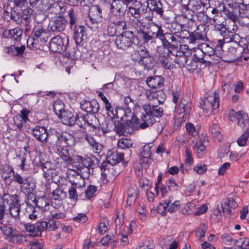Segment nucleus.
<instances>
[{"mask_svg":"<svg viewBox=\"0 0 249 249\" xmlns=\"http://www.w3.org/2000/svg\"><path fill=\"white\" fill-rule=\"evenodd\" d=\"M164 82L163 79L160 76L149 77L147 78L146 83L149 88L153 89L160 88Z\"/></svg>","mask_w":249,"mask_h":249,"instance_id":"obj_28","label":"nucleus"},{"mask_svg":"<svg viewBox=\"0 0 249 249\" xmlns=\"http://www.w3.org/2000/svg\"><path fill=\"white\" fill-rule=\"evenodd\" d=\"M124 107L128 112H130L131 109H133L135 107L136 101L128 96L124 99Z\"/></svg>","mask_w":249,"mask_h":249,"instance_id":"obj_56","label":"nucleus"},{"mask_svg":"<svg viewBox=\"0 0 249 249\" xmlns=\"http://www.w3.org/2000/svg\"><path fill=\"white\" fill-rule=\"evenodd\" d=\"M132 6L138 9L140 12L146 13L149 6V3L148 0H135Z\"/></svg>","mask_w":249,"mask_h":249,"instance_id":"obj_39","label":"nucleus"},{"mask_svg":"<svg viewBox=\"0 0 249 249\" xmlns=\"http://www.w3.org/2000/svg\"><path fill=\"white\" fill-rule=\"evenodd\" d=\"M183 27V25L178 23V22L174 21L171 23V31L172 33L176 35H177V34H179L181 33L182 36H184V35H186V34L185 33L187 32V31L182 30Z\"/></svg>","mask_w":249,"mask_h":249,"instance_id":"obj_45","label":"nucleus"},{"mask_svg":"<svg viewBox=\"0 0 249 249\" xmlns=\"http://www.w3.org/2000/svg\"><path fill=\"white\" fill-rule=\"evenodd\" d=\"M61 119L62 123L68 125H72L74 124L73 115L70 111H65L63 112L62 115L59 117Z\"/></svg>","mask_w":249,"mask_h":249,"instance_id":"obj_35","label":"nucleus"},{"mask_svg":"<svg viewBox=\"0 0 249 249\" xmlns=\"http://www.w3.org/2000/svg\"><path fill=\"white\" fill-rule=\"evenodd\" d=\"M72 29L75 30L74 39L76 44L78 45H82L83 42L87 37L85 26L83 25L77 26L76 27H73Z\"/></svg>","mask_w":249,"mask_h":249,"instance_id":"obj_19","label":"nucleus"},{"mask_svg":"<svg viewBox=\"0 0 249 249\" xmlns=\"http://www.w3.org/2000/svg\"><path fill=\"white\" fill-rule=\"evenodd\" d=\"M159 61L165 69H168L171 67L170 59L168 55H164L160 54L159 55Z\"/></svg>","mask_w":249,"mask_h":249,"instance_id":"obj_59","label":"nucleus"},{"mask_svg":"<svg viewBox=\"0 0 249 249\" xmlns=\"http://www.w3.org/2000/svg\"><path fill=\"white\" fill-rule=\"evenodd\" d=\"M60 223L58 221L49 220L46 221V230L49 231H53L56 230L59 227Z\"/></svg>","mask_w":249,"mask_h":249,"instance_id":"obj_61","label":"nucleus"},{"mask_svg":"<svg viewBox=\"0 0 249 249\" xmlns=\"http://www.w3.org/2000/svg\"><path fill=\"white\" fill-rule=\"evenodd\" d=\"M133 145V142L130 139L122 138L120 139L117 142V146L119 149L122 150H130L129 148Z\"/></svg>","mask_w":249,"mask_h":249,"instance_id":"obj_40","label":"nucleus"},{"mask_svg":"<svg viewBox=\"0 0 249 249\" xmlns=\"http://www.w3.org/2000/svg\"><path fill=\"white\" fill-rule=\"evenodd\" d=\"M69 39L66 36H56L53 37L49 43V49L53 53H62L66 51Z\"/></svg>","mask_w":249,"mask_h":249,"instance_id":"obj_9","label":"nucleus"},{"mask_svg":"<svg viewBox=\"0 0 249 249\" xmlns=\"http://www.w3.org/2000/svg\"><path fill=\"white\" fill-rule=\"evenodd\" d=\"M234 86V82L233 79H227L225 81V83L222 85V90L226 95H228L231 91Z\"/></svg>","mask_w":249,"mask_h":249,"instance_id":"obj_51","label":"nucleus"},{"mask_svg":"<svg viewBox=\"0 0 249 249\" xmlns=\"http://www.w3.org/2000/svg\"><path fill=\"white\" fill-rule=\"evenodd\" d=\"M146 18H148L149 21H151L148 22V25L156 38L160 40L164 35V31L161 25L153 22L152 17H146Z\"/></svg>","mask_w":249,"mask_h":249,"instance_id":"obj_23","label":"nucleus"},{"mask_svg":"<svg viewBox=\"0 0 249 249\" xmlns=\"http://www.w3.org/2000/svg\"><path fill=\"white\" fill-rule=\"evenodd\" d=\"M210 130L214 141L219 142L221 140L222 136L218 125L216 123H213L210 127Z\"/></svg>","mask_w":249,"mask_h":249,"instance_id":"obj_38","label":"nucleus"},{"mask_svg":"<svg viewBox=\"0 0 249 249\" xmlns=\"http://www.w3.org/2000/svg\"><path fill=\"white\" fill-rule=\"evenodd\" d=\"M180 38H185L184 36L182 35V33L177 35L173 33H164L163 36L160 39L162 41V45L164 48L167 49V53L172 55H177L178 46L180 41Z\"/></svg>","mask_w":249,"mask_h":249,"instance_id":"obj_2","label":"nucleus"},{"mask_svg":"<svg viewBox=\"0 0 249 249\" xmlns=\"http://www.w3.org/2000/svg\"><path fill=\"white\" fill-rule=\"evenodd\" d=\"M97 191V187L95 186L90 185L85 191V196L88 199H90L94 196Z\"/></svg>","mask_w":249,"mask_h":249,"instance_id":"obj_63","label":"nucleus"},{"mask_svg":"<svg viewBox=\"0 0 249 249\" xmlns=\"http://www.w3.org/2000/svg\"><path fill=\"white\" fill-rule=\"evenodd\" d=\"M145 94L151 102L150 104H160L163 102V99L160 98L161 96L164 95L161 91H155L153 89L147 90L145 91Z\"/></svg>","mask_w":249,"mask_h":249,"instance_id":"obj_20","label":"nucleus"},{"mask_svg":"<svg viewBox=\"0 0 249 249\" xmlns=\"http://www.w3.org/2000/svg\"><path fill=\"white\" fill-rule=\"evenodd\" d=\"M166 184L168 190L171 192L178 191L181 187V186L173 178H169Z\"/></svg>","mask_w":249,"mask_h":249,"instance_id":"obj_52","label":"nucleus"},{"mask_svg":"<svg viewBox=\"0 0 249 249\" xmlns=\"http://www.w3.org/2000/svg\"><path fill=\"white\" fill-rule=\"evenodd\" d=\"M110 13L114 15H124L127 10V5L121 0H110Z\"/></svg>","mask_w":249,"mask_h":249,"instance_id":"obj_14","label":"nucleus"},{"mask_svg":"<svg viewBox=\"0 0 249 249\" xmlns=\"http://www.w3.org/2000/svg\"><path fill=\"white\" fill-rule=\"evenodd\" d=\"M2 201L5 207V203L9 206V208L11 206L13 207L20 205L19 203L18 196L16 194L10 195L8 194H4L2 196Z\"/></svg>","mask_w":249,"mask_h":249,"instance_id":"obj_25","label":"nucleus"},{"mask_svg":"<svg viewBox=\"0 0 249 249\" xmlns=\"http://www.w3.org/2000/svg\"><path fill=\"white\" fill-rule=\"evenodd\" d=\"M135 36L133 32L126 31L117 36L115 39L117 47L123 50H126L134 44Z\"/></svg>","mask_w":249,"mask_h":249,"instance_id":"obj_8","label":"nucleus"},{"mask_svg":"<svg viewBox=\"0 0 249 249\" xmlns=\"http://www.w3.org/2000/svg\"><path fill=\"white\" fill-rule=\"evenodd\" d=\"M237 21L242 26L246 27L247 28L249 26V17L246 16L241 15L240 11Z\"/></svg>","mask_w":249,"mask_h":249,"instance_id":"obj_64","label":"nucleus"},{"mask_svg":"<svg viewBox=\"0 0 249 249\" xmlns=\"http://www.w3.org/2000/svg\"><path fill=\"white\" fill-rule=\"evenodd\" d=\"M24 50L25 47L24 46L12 45L7 48V53L12 56H20L23 54Z\"/></svg>","mask_w":249,"mask_h":249,"instance_id":"obj_37","label":"nucleus"},{"mask_svg":"<svg viewBox=\"0 0 249 249\" xmlns=\"http://www.w3.org/2000/svg\"><path fill=\"white\" fill-rule=\"evenodd\" d=\"M85 140L91 146L93 151L96 153H100L103 149V145L95 141L94 137L86 132Z\"/></svg>","mask_w":249,"mask_h":249,"instance_id":"obj_26","label":"nucleus"},{"mask_svg":"<svg viewBox=\"0 0 249 249\" xmlns=\"http://www.w3.org/2000/svg\"><path fill=\"white\" fill-rule=\"evenodd\" d=\"M9 37L18 42L20 40L22 35V30L19 28H16L8 31Z\"/></svg>","mask_w":249,"mask_h":249,"instance_id":"obj_43","label":"nucleus"},{"mask_svg":"<svg viewBox=\"0 0 249 249\" xmlns=\"http://www.w3.org/2000/svg\"><path fill=\"white\" fill-rule=\"evenodd\" d=\"M239 15H237V18L235 20L230 19L231 21L228 22L227 25H225L224 31L222 32V35L223 36V39L217 40V47L222 48L224 42H230L232 40L233 36L235 34L238 29L236 22L238 21Z\"/></svg>","mask_w":249,"mask_h":249,"instance_id":"obj_5","label":"nucleus"},{"mask_svg":"<svg viewBox=\"0 0 249 249\" xmlns=\"http://www.w3.org/2000/svg\"><path fill=\"white\" fill-rule=\"evenodd\" d=\"M53 18L49 24L50 31L56 33L64 31L68 23L65 17L63 16H58Z\"/></svg>","mask_w":249,"mask_h":249,"instance_id":"obj_13","label":"nucleus"},{"mask_svg":"<svg viewBox=\"0 0 249 249\" xmlns=\"http://www.w3.org/2000/svg\"><path fill=\"white\" fill-rule=\"evenodd\" d=\"M53 110L56 115L59 117L63 112H65L64 105L61 101L55 102L53 105Z\"/></svg>","mask_w":249,"mask_h":249,"instance_id":"obj_53","label":"nucleus"},{"mask_svg":"<svg viewBox=\"0 0 249 249\" xmlns=\"http://www.w3.org/2000/svg\"><path fill=\"white\" fill-rule=\"evenodd\" d=\"M190 4L191 6V10L195 12L196 11L201 10L202 7H204V4L202 3L201 0H191L190 1Z\"/></svg>","mask_w":249,"mask_h":249,"instance_id":"obj_54","label":"nucleus"},{"mask_svg":"<svg viewBox=\"0 0 249 249\" xmlns=\"http://www.w3.org/2000/svg\"><path fill=\"white\" fill-rule=\"evenodd\" d=\"M186 33L188 35V36L185 37L190 44H195L198 43L199 41H205L207 39L204 31L200 32L199 28L190 34L188 31Z\"/></svg>","mask_w":249,"mask_h":249,"instance_id":"obj_17","label":"nucleus"},{"mask_svg":"<svg viewBox=\"0 0 249 249\" xmlns=\"http://www.w3.org/2000/svg\"><path fill=\"white\" fill-rule=\"evenodd\" d=\"M158 105V104H145L143 106V108L145 112L149 113L153 117H160L163 115V110L161 107H159Z\"/></svg>","mask_w":249,"mask_h":249,"instance_id":"obj_21","label":"nucleus"},{"mask_svg":"<svg viewBox=\"0 0 249 249\" xmlns=\"http://www.w3.org/2000/svg\"><path fill=\"white\" fill-rule=\"evenodd\" d=\"M69 181L71 182L72 187L77 188H81L84 186V178L80 175H76L73 179H70Z\"/></svg>","mask_w":249,"mask_h":249,"instance_id":"obj_42","label":"nucleus"},{"mask_svg":"<svg viewBox=\"0 0 249 249\" xmlns=\"http://www.w3.org/2000/svg\"><path fill=\"white\" fill-rule=\"evenodd\" d=\"M131 26L143 42L146 43L152 39H156L148 25H147L142 20H132Z\"/></svg>","mask_w":249,"mask_h":249,"instance_id":"obj_3","label":"nucleus"},{"mask_svg":"<svg viewBox=\"0 0 249 249\" xmlns=\"http://www.w3.org/2000/svg\"><path fill=\"white\" fill-rule=\"evenodd\" d=\"M10 215L14 218L15 222L17 225L21 224L20 222V205L16 206H11L9 208Z\"/></svg>","mask_w":249,"mask_h":249,"instance_id":"obj_34","label":"nucleus"},{"mask_svg":"<svg viewBox=\"0 0 249 249\" xmlns=\"http://www.w3.org/2000/svg\"><path fill=\"white\" fill-rule=\"evenodd\" d=\"M80 107L82 110L91 114L98 112L99 105L96 101H83L80 103Z\"/></svg>","mask_w":249,"mask_h":249,"instance_id":"obj_22","label":"nucleus"},{"mask_svg":"<svg viewBox=\"0 0 249 249\" xmlns=\"http://www.w3.org/2000/svg\"><path fill=\"white\" fill-rule=\"evenodd\" d=\"M86 115L78 113L74 117V124H77L81 128H85Z\"/></svg>","mask_w":249,"mask_h":249,"instance_id":"obj_50","label":"nucleus"},{"mask_svg":"<svg viewBox=\"0 0 249 249\" xmlns=\"http://www.w3.org/2000/svg\"><path fill=\"white\" fill-rule=\"evenodd\" d=\"M200 105L206 113L213 112L219 107V97L216 92L207 93L204 99L201 100Z\"/></svg>","mask_w":249,"mask_h":249,"instance_id":"obj_4","label":"nucleus"},{"mask_svg":"<svg viewBox=\"0 0 249 249\" xmlns=\"http://www.w3.org/2000/svg\"><path fill=\"white\" fill-rule=\"evenodd\" d=\"M141 120L142 121V123H141L139 125V127L141 129H145L152 125L156 122L154 117L148 112H145V114L142 116Z\"/></svg>","mask_w":249,"mask_h":249,"instance_id":"obj_31","label":"nucleus"},{"mask_svg":"<svg viewBox=\"0 0 249 249\" xmlns=\"http://www.w3.org/2000/svg\"><path fill=\"white\" fill-rule=\"evenodd\" d=\"M36 186L34 184L28 182L27 179L20 186L22 192L25 194H32Z\"/></svg>","mask_w":249,"mask_h":249,"instance_id":"obj_46","label":"nucleus"},{"mask_svg":"<svg viewBox=\"0 0 249 249\" xmlns=\"http://www.w3.org/2000/svg\"><path fill=\"white\" fill-rule=\"evenodd\" d=\"M61 4L58 2L52 3L47 10L48 16L53 18L58 16H63V14L66 11V9L63 3Z\"/></svg>","mask_w":249,"mask_h":249,"instance_id":"obj_15","label":"nucleus"},{"mask_svg":"<svg viewBox=\"0 0 249 249\" xmlns=\"http://www.w3.org/2000/svg\"><path fill=\"white\" fill-rule=\"evenodd\" d=\"M100 127V124L98 119L93 114L86 115L85 129L87 128L92 129L93 131L97 130Z\"/></svg>","mask_w":249,"mask_h":249,"instance_id":"obj_24","label":"nucleus"},{"mask_svg":"<svg viewBox=\"0 0 249 249\" xmlns=\"http://www.w3.org/2000/svg\"><path fill=\"white\" fill-rule=\"evenodd\" d=\"M131 156V150H127L125 153L118 152L115 151L108 155L107 157V160L112 166L116 165L121 161L127 163L130 159Z\"/></svg>","mask_w":249,"mask_h":249,"instance_id":"obj_11","label":"nucleus"},{"mask_svg":"<svg viewBox=\"0 0 249 249\" xmlns=\"http://www.w3.org/2000/svg\"><path fill=\"white\" fill-rule=\"evenodd\" d=\"M127 14L133 17V18H130L129 24L131 26V21L133 19L140 20L141 16V12L133 6H129L127 10Z\"/></svg>","mask_w":249,"mask_h":249,"instance_id":"obj_44","label":"nucleus"},{"mask_svg":"<svg viewBox=\"0 0 249 249\" xmlns=\"http://www.w3.org/2000/svg\"><path fill=\"white\" fill-rule=\"evenodd\" d=\"M174 200L173 196H170L167 199L162 201L158 205L157 211L161 215H165L167 212L172 213L177 211L179 208L180 202L179 200Z\"/></svg>","mask_w":249,"mask_h":249,"instance_id":"obj_7","label":"nucleus"},{"mask_svg":"<svg viewBox=\"0 0 249 249\" xmlns=\"http://www.w3.org/2000/svg\"><path fill=\"white\" fill-rule=\"evenodd\" d=\"M213 24L214 26L215 29L220 31V33L224 31L225 28V24L224 23L225 20L223 17L221 15H216L213 18Z\"/></svg>","mask_w":249,"mask_h":249,"instance_id":"obj_32","label":"nucleus"},{"mask_svg":"<svg viewBox=\"0 0 249 249\" xmlns=\"http://www.w3.org/2000/svg\"><path fill=\"white\" fill-rule=\"evenodd\" d=\"M139 64L143 65L144 68L147 70L150 69L154 65V58L149 55L144 58L141 59Z\"/></svg>","mask_w":249,"mask_h":249,"instance_id":"obj_47","label":"nucleus"},{"mask_svg":"<svg viewBox=\"0 0 249 249\" xmlns=\"http://www.w3.org/2000/svg\"><path fill=\"white\" fill-rule=\"evenodd\" d=\"M190 51H193L195 53L193 55V60L195 61H197L202 63L206 64L207 62L211 64V61H208L203 59L204 52L202 49L199 48H193Z\"/></svg>","mask_w":249,"mask_h":249,"instance_id":"obj_33","label":"nucleus"},{"mask_svg":"<svg viewBox=\"0 0 249 249\" xmlns=\"http://www.w3.org/2000/svg\"><path fill=\"white\" fill-rule=\"evenodd\" d=\"M31 16L28 15H22L21 18V22L18 25L21 26L25 27V30L28 31L30 30V22L31 21Z\"/></svg>","mask_w":249,"mask_h":249,"instance_id":"obj_49","label":"nucleus"},{"mask_svg":"<svg viewBox=\"0 0 249 249\" xmlns=\"http://www.w3.org/2000/svg\"><path fill=\"white\" fill-rule=\"evenodd\" d=\"M204 142V139L201 138L198 141H197L194 147V150L199 157L202 156L205 152L206 146L203 142Z\"/></svg>","mask_w":249,"mask_h":249,"instance_id":"obj_41","label":"nucleus"},{"mask_svg":"<svg viewBox=\"0 0 249 249\" xmlns=\"http://www.w3.org/2000/svg\"><path fill=\"white\" fill-rule=\"evenodd\" d=\"M50 132L56 138L55 143L53 146V152L59 155L66 161L71 160L70 155L66 146L71 145L69 141L71 139H73L72 137L69 135V138H68L66 136H64L62 133L57 132L53 128L51 129Z\"/></svg>","mask_w":249,"mask_h":249,"instance_id":"obj_1","label":"nucleus"},{"mask_svg":"<svg viewBox=\"0 0 249 249\" xmlns=\"http://www.w3.org/2000/svg\"><path fill=\"white\" fill-rule=\"evenodd\" d=\"M47 192L50 194L51 198L55 201H62L67 197V193L54 182H51L46 186Z\"/></svg>","mask_w":249,"mask_h":249,"instance_id":"obj_10","label":"nucleus"},{"mask_svg":"<svg viewBox=\"0 0 249 249\" xmlns=\"http://www.w3.org/2000/svg\"><path fill=\"white\" fill-rule=\"evenodd\" d=\"M0 230L5 235L10 238L16 229L9 226V221L5 217V212H0Z\"/></svg>","mask_w":249,"mask_h":249,"instance_id":"obj_16","label":"nucleus"},{"mask_svg":"<svg viewBox=\"0 0 249 249\" xmlns=\"http://www.w3.org/2000/svg\"><path fill=\"white\" fill-rule=\"evenodd\" d=\"M183 112H189L191 110V103L185 99H181L178 106Z\"/></svg>","mask_w":249,"mask_h":249,"instance_id":"obj_62","label":"nucleus"},{"mask_svg":"<svg viewBox=\"0 0 249 249\" xmlns=\"http://www.w3.org/2000/svg\"><path fill=\"white\" fill-rule=\"evenodd\" d=\"M237 206V203L232 198H228L224 204H221L223 211L227 213L228 214L231 213V209L235 208Z\"/></svg>","mask_w":249,"mask_h":249,"instance_id":"obj_36","label":"nucleus"},{"mask_svg":"<svg viewBox=\"0 0 249 249\" xmlns=\"http://www.w3.org/2000/svg\"><path fill=\"white\" fill-rule=\"evenodd\" d=\"M46 34L45 30L42 26L40 24H38L34 27L32 33L34 40L39 38L40 41L41 42L46 41L45 37H44V36L46 35Z\"/></svg>","mask_w":249,"mask_h":249,"instance_id":"obj_29","label":"nucleus"},{"mask_svg":"<svg viewBox=\"0 0 249 249\" xmlns=\"http://www.w3.org/2000/svg\"><path fill=\"white\" fill-rule=\"evenodd\" d=\"M32 134L38 141L41 142L48 141L49 133L46 127L41 126H36L32 129Z\"/></svg>","mask_w":249,"mask_h":249,"instance_id":"obj_18","label":"nucleus"},{"mask_svg":"<svg viewBox=\"0 0 249 249\" xmlns=\"http://www.w3.org/2000/svg\"><path fill=\"white\" fill-rule=\"evenodd\" d=\"M25 238L24 236L19 234V232L16 230L14 231V232L10 237L9 240L14 243L17 244L22 242Z\"/></svg>","mask_w":249,"mask_h":249,"instance_id":"obj_57","label":"nucleus"},{"mask_svg":"<svg viewBox=\"0 0 249 249\" xmlns=\"http://www.w3.org/2000/svg\"><path fill=\"white\" fill-rule=\"evenodd\" d=\"M12 173H13V175L15 173L12 167L9 165H5L3 167L1 177L5 181H7Z\"/></svg>","mask_w":249,"mask_h":249,"instance_id":"obj_58","label":"nucleus"},{"mask_svg":"<svg viewBox=\"0 0 249 249\" xmlns=\"http://www.w3.org/2000/svg\"><path fill=\"white\" fill-rule=\"evenodd\" d=\"M81 161L82 163L85 166V170L86 172H89L90 168H93L94 166V164L93 163V160L90 158H84L82 157H80Z\"/></svg>","mask_w":249,"mask_h":249,"instance_id":"obj_60","label":"nucleus"},{"mask_svg":"<svg viewBox=\"0 0 249 249\" xmlns=\"http://www.w3.org/2000/svg\"><path fill=\"white\" fill-rule=\"evenodd\" d=\"M236 117L238 120L237 124L239 126L247 129L249 128V116L246 113L238 111Z\"/></svg>","mask_w":249,"mask_h":249,"instance_id":"obj_27","label":"nucleus"},{"mask_svg":"<svg viewBox=\"0 0 249 249\" xmlns=\"http://www.w3.org/2000/svg\"><path fill=\"white\" fill-rule=\"evenodd\" d=\"M178 53H180L178 51L177 55H175L176 56V61L177 63L178 64L180 67L186 68L187 62L189 61L187 55L184 54H178Z\"/></svg>","mask_w":249,"mask_h":249,"instance_id":"obj_48","label":"nucleus"},{"mask_svg":"<svg viewBox=\"0 0 249 249\" xmlns=\"http://www.w3.org/2000/svg\"><path fill=\"white\" fill-rule=\"evenodd\" d=\"M67 14L70 27L72 29L73 27H76L77 26L79 19L77 12L73 8H71L67 11Z\"/></svg>","mask_w":249,"mask_h":249,"instance_id":"obj_30","label":"nucleus"},{"mask_svg":"<svg viewBox=\"0 0 249 249\" xmlns=\"http://www.w3.org/2000/svg\"><path fill=\"white\" fill-rule=\"evenodd\" d=\"M109 162L107 161H104L101 164L100 168L102 171V175H104L106 178L109 176V172H111L112 170H113V168L112 167L111 168L108 167Z\"/></svg>","mask_w":249,"mask_h":249,"instance_id":"obj_55","label":"nucleus"},{"mask_svg":"<svg viewBox=\"0 0 249 249\" xmlns=\"http://www.w3.org/2000/svg\"><path fill=\"white\" fill-rule=\"evenodd\" d=\"M127 28L125 20H118L110 23L107 28V34L110 36H114L117 34H121Z\"/></svg>","mask_w":249,"mask_h":249,"instance_id":"obj_12","label":"nucleus"},{"mask_svg":"<svg viewBox=\"0 0 249 249\" xmlns=\"http://www.w3.org/2000/svg\"><path fill=\"white\" fill-rule=\"evenodd\" d=\"M223 11L226 18L229 19L235 20L237 15H239L240 0H223Z\"/></svg>","mask_w":249,"mask_h":249,"instance_id":"obj_6","label":"nucleus"}]
</instances>
